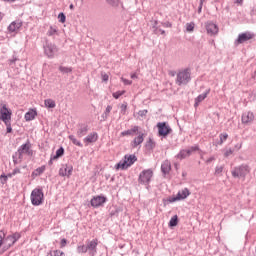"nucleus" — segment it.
Returning <instances> with one entry per match:
<instances>
[{"label": "nucleus", "mask_w": 256, "mask_h": 256, "mask_svg": "<svg viewBox=\"0 0 256 256\" xmlns=\"http://www.w3.org/2000/svg\"><path fill=\"white\" fill-rule=\"evenodd\" d=\"M137 131H139V126H134L130 130H125V131L121 132V136L126 137L127 135H133L134 133H137Z\"/></svg>", "instance_id": "nucleus-27"}, {"label": "nucleus", "mask_w": 256, "mask_h": 256, "mask_svg": "<svg viewBox=\"0 0 256 256\" xmlns=\"http://www.w3.org/2000/svg\"><path fill=\"white\" fill-rule=\"evenodd\" d=\"M6 125V133H12L13 128L11 127V122L4 123Z\"/></svg>", "instance_id": "nucleus-46"}, {"label": "nucleus", "mask_w": 256, "mask_h": 256, "mask_svg": "<svg viewBox=\"0 0 256 256\" xmlns=\"http://www.w3.org/2000/svg\"><path fill=\"white\" fill-rule=\"evenodd\" d=\"M243 125H251L255 121V114L251 111L244 112L241 117Z\"/></svg>", "instance_id": "nucleus-13"}, {"label": "nucleus", "mask_w": 256, "mask_h": 256, "mask_svg": "<svg viewBox=\"0 0 256 256\" xmlns=\"http://www.w3.org/2000/svg\"><path fill=\"white\" fill-rule=\"evenodd\" d=\"M65 155V149L63 147H60L57 151L56 154L52 156V159H59V157H63Z\"/></svg>", "instance_id": "nucleus-30"}, {"label": "nucleus", "mask_w": 256, "mask_h": 256, "mask_svg": "<svg viewBox=\"0 0 256 256\" xmlns=\"http://www.w3.org/2000/svg\"><path fill=\"white\" fill-rule=\"evenodd\" d=\"M205 29L207 31V34L210 35L211 37L219 33V26H217V24L213 23L212 21H207L205 23Z\"/></svg>", "instance_id": "nucleus-12"}, {"label": "nucleus", "mask_w": 256, "mask_h": 256, "mask_svg": "<svg viewBox=\"0 0 256 256\" xmlns=\"http://www.w3.org/2000/svg\"><path fill=\"white\" fill-rule=\"evenodd\" d=\"M21 27H23L21 21H14L8 26V31L10 33H15L18 29H21Z\"/></svg>", "instance_id": "nucleus-21"}, {"label": "nucleus", "mask_w": 256, "mask_h": 256, "mask_svg": "<svg viewBox=\"0 0 256 256\" xmlns=\"http://www.w3.org/2000/svg\"><path fill=\"white\" fill-rule=\"evenodd\" d=\"M234 152H235V150L229 148L228 150L225 151L224 157H229V156L233 155Z\"/></svg>", "instance_id": "nucleus-47"}, {"label": "nucleus", "mask_w": 256, "mask_h": 256, "mask_svg": "<svg viewBox=\"0 0 256 256\" xmlns=\"http://www.w3.org/2000/svg\"><path fill=\"white\" fill-rule=\"evenodd\" d=\"M178 223L179 217L177 215H174L169 221V227H177Z\"/></svg>", "instance_id": "nucleus-31"}, {"label": "nucleus", "mask_w": 256, "mask_h": 256, "mask_svg": "<svg viewBox=\"0 0 256 256\" xmlns=\"http://www.w3.org/2000/svg\"><path fill=\"white\" fill-rule=\"evenodd\" d=\"M113 109V107L111 105H108L106 107V110L103 114V119H107V117H109V114L111 113V110Z\"/></svg>", "instance_id": "nucleus-39"}, {"label": "nucleus", "mask_w": 256, "mask_h": 256, "mask_svg": "<svg viewBox=\"0 0 256 256\" xmlns=\"http://www.w3.org/2000/svg\"><path fill=\"white\" fill-rule=\"evenodd\" d=\"M223 169H225L224 166H216L215 175H221V173H223Z\"/></svg>", "instance_id": "nucleus-44"}, {"label": "nucleus", "mask_w": 256, "mask_h": 256, "mask_svg": "<svg viewBox=\"0 0 256 256\" xmlns=\"http://www.w3.org/2000/svg\"><path fill=\"white\" fill-rule=\"evenodd\" d=\"M148 111L147 110H140L138 112V115H140V117H145V115H147Z\"/></svg>", "instance_id": "nucleus-53"}, {"label": "nucleus", "mask_w": 256, "mask_h": 256, "mask_svg": "<svg viewBox=\"0 0 256 256\" xmlns=\"http://www.w3.org/2000/svg\"><path fill=\"white\" fill-rule=\"evenodd\" d=\"M158 23H159V22H158L157 20H153V21H152V27H153V29H154L155 35H159V33H161V35H165V30H163V29L157 27Z\"/></svg>", "instance_id": "nucleus-26"}, {"label": "nucleus", "mask_w": 256, "mask_h": 256, "mask_svg": "<svg viewBox=\"0 0 256 256\" xmlns=\"http://www.w3.org/2000/svg\"><path fill=\"white\" fill-rule=\"evenodd\" d=\"M4 239H5V232L0 231V247L3 246Z\"/></svg>", "instance_id": "nucleus-49"}, {"label": "nucleus", "mask_w": 256, "mask_h": 256, "mask_svg": "<svg viewBox=\"0 0 256 256\" xmlns=\"http://www.w3.org/2000/svg\"><path fill=\"white\" fill-rule=\"evenodd\" d=\"M235 3H236L237 5H243V0H235Z\"/></svg>", "instance_id": "nucleus-62"}, {"label": "nucleus", "mask_w": 256, "mask_h": 256, "mask_svg": "<svg viewBox=\"0 0 256 256\" xmlns=\"http://www.w3.org/2000/svg\"><path fill=\"white\" fill-rule=\"evenodd\" d=\"M143 141H145V134L142 133L134 138V140L131 142V146L133 149H135L136 147H139Z\"/></svg>", "instance_id": "nucleus-20"}, {"label": "nucleus", "mask_w": 256, "mask_h": 256, "mask_svg": "<svg viewBox=\"0 0 256 256\" xmlns=\"http://www.w3.org/2000/svg\"><path fill=\"white\" fill-rule=\"evenodd\" d=\"M99 139L97 132L90 133L86 138H84V143H95Z\"/></svg>", "instance_id": "nucleus-24"}, {"label": "nucleus", "mask_w": 256, "mask_h": 256, "mask_svg": "<svg viewBox=\"0 0 256 256\" xmlns=\"http://www.w3.org/2000/svg\"><path fill=\"white\" fill-rule=\"evenodd\" d=\"M31 203L35 207H39V205H43V201L45 199V194L43 193L42 188H35L32 190L30 195Z\"/></svg>", "instance_id": "nucleus-3"}, {"label": "nucleus", "mask_w": 256, "mask_h": 256, "mask_svg": "<svg viewBox=\"0 0 256 256\" xmlns=\"http://www.w3.org/2000/svg\"><path fill=\"white\" fill-rule=\"evenodd\" d=\"M191 195V191H189V188H184L181 191L177 193L176 196H172L168 199L169 203H175L176 201H183L184 199H187Z\"/></svg>", "instance_id": "nucleus-8"}, {"label": "nucleus", "mask_w": 256, "mask_h": 256, "mask_svg": "<svg viewBox=\"0 0 256 256\" xmlns=\"http://www.w3.org/2000/svg\"><path fill=\"white\" fill-rule=\"evenodd\" d=\"M122 95H125V90L117 91V92H114V93L112 94V96L114 97V99H119V97H121Z\"/></svg>", "instance_id": "nucleus-42"}, {"label": "nucleus", "mask_w": 256, "mask_h": 256, "mask_svg": "<svg viewBox=\"0 0 256 256\" xmlns=\"http://www.w3.org/2000/svg\"><path fill=\"white\" fill-rule=\"evenodd\" d=\"M18 159L21 161L23 155H28V157H33V149H31V142L27 141L25 144H22L16 153Z\"/></svg>", "instance_id": "nucleus-5"}, {"label": "nucleus", "mask_w": 256, "mask_h": 256, "mask_svg": "<svg viewBox=\"0 0 256 256\" xmlns=\"http://www.w3.org/2000/svg\"><path fill=\"white\" fill-rule=\"evenodd\" d=\"M58 19H59V22L60 23H65L67 17L65 16V14L63 12H61L59 15H58Z\"/></svg>", "instance_id": "nucleus-45"}, {"label": "nucleus", "mask_w": 256, "mask_h": 256, "mask_svg": "<svg viewBox=\"0 0 256 256\" xmlns=\"http://www.w3.org/2000/svg\"><path fill=\"white\" fill-rule=\"evenodd\" d=\"M121 81L124 83V85H133V81L127 80L126 78H121Z\"/></svg>", "instance_id": "nucleus-50"}, {"label": "nucleus", "mask_w": 256, "mask_h": 256, "mask_svg": "<svg viewBox=\"0 0 256 256\" xmlns=\"http://www.w3.org/2000/svg\"><path fill=\"white\" fill-rule=\"evenodd\" d=\"M54 161H57V159H53V156H51V157H50V160H49V162H48V165H50V166L53 165V162H54Z\"/></svg>", "instance_id": "nucleus-58"}, {"label": "nucleus", "mask_w": 256, "mask_h": 256, "mask_svg": "<svg viewBox=\"0 0 256 256\" xmlns=\"http://www.w3.org/2000/svg\"><path fill=\"white\" fill-rule=\"evenodd\" d=\"M195 151H199V146H192L188 149L180 150V152L176 155V158L180 159V161L187 159V157H191L192 153H195Z\"/></svg>", "instance_id": "nucleus-10"}, {"label": "nucleus", "mask_w": 256, "mask_h": 256, "mask_svg": "<svg viewBox=\"0 0 256 256\" xmlns=\"http://www.w3.org/2000/svg\"><path fill=\"white\" fill-rule=\"evenodd\" d=\"M137 161V156L135 154H126L124 158L116 164L115 169H121L124 171L125 169H129L131 165H133Z\"/></svg>", "instance_id": "nucleus-1"}, {"label": "nucleus", "mask_w": 256, "mask_h": 256, "mask_svg": "<svg viewBox=\"0 0 256 256\" xmlns=\"http://www.w3.org/2000/svg\"><path fill=\"white\" fill-rule=\"evenodd\" d=\"M104 203H107V197L105 196H94L90 201V205L95 208L103 206Z\"/></svg>", "instance_id": "nucleus-15"}, {"label": "nucleus", "mask_w": 256, "mask_h": 256, "mask_svg": "<svg viewBox=\"0 0 256 256\" xmlns=\"http://www.w3.org/2000/svg\"><path fill=\"white\" fill-rule=\"evenodd\" d=\"M191 81V70L184 69L177 73L176 85L181 87L182 85H187Z\"/></svg>", "instance_id": "nucleus-4"}, {"label": "nucleus", "mask_w": 256, "mask_h": 256, "mask_svg": "<svg viewBox=\"0 0 256 256\" xmlns=\"http://www.w3.org/2000/svg\"><path fill=\"white\" fill-rule=\"evenodd\" d=\"M231 173L232 177L245 179L251 173V167L247 164H241L240 166L234 167Z\"/></svg>", "instance_id": "nucleus-2"}, {"label": "nucleus", "mask_w": 256, "mask_h": 256, "mask_svg": "<svg viewBox=\"0 0 256 256\" xmlns=\"http://www.w3.org/2000/svg\"><path fill=\"white\" fill-rule=\"evenodd\" d=\"M117 213H119V210L112 211V212L110 213V215H111V217H113V215H117Z\"/></svg>", "instance_id": "nucleus-61"}, {"label": "nucleus", "mask_w": 256, "mask_h": 256, "mask_svg": "<svg viewBox=\"0 0 256 256\" xmlns=\"http://www.w3.org/2000/svg\"><path fill=\"white\" fill-rule=\"evenodd\" d=\"M146 149H148L149 151H151L152 149H155V142H153V139H149L146 142Z\"/></svg>", "instance_id": "nucleus-37"}, {"label": "nucleus", "mask_w": 256, "mask_h": 256, "mask_svg": "<svg viewBox=\"0 0 256 256\" xmlns=\"http://www.w3.org/2000/svg\"><path fill=\"white\" fill-rule=\"evenodd\" d=\"M65 245H67V239H62L61 240V247H65Z\"/></svg>", "instance_id": "nucleus-57"}, {"label": "nucleus", "mask_w": 256, "mask_h": 256, "mask_svg": "<svg viewBox=\"0 0 256 256\" xmlns=\"http://www.w3.org/2000/svg\"><path fill=\"white\" fill-rule=\"evenodd\" d=\"M42 173H45V166H41L39 168H37L32 175L35 177H38L39 175H42Z\"/></svg>", "instance_id": "nucleus-34"}, {"label": "nucleus", "mask_w": 256, "mask_h": 256, "mask_svg": "<svg viewBox=\"0 0 256 256\" xmlns=\"http://www.w3.org/2000/svg\"><path fill=\"white\" fill-rule=\"evenodd\" d=\"M251 39H255V33L249 31L240 33L235 40V45H243V43H247V41H251Z\"/></svg>", "instance_id": "nucleus-7"}, {"label": "nucleus", "mask_w": 256, "mask_h": 256, "mask_svg": "<svg viewBox=\"0 0 256 256\" xmlns=\"http://www.w3.org/2000/svg\"><path fill=\"white\" fill-rule=\"evenodd\" d=\"M68 139H70V141L73 143V145H77V147H83V144L81 143V141L77 140V138H75V136L70 135V136H68Z\"/></svg>", "instance_id": "nucleus-32"}, {"label": "nucleus", "mask_w": 256, "mask_h": 256, "mask_svg": "<svg viewBox=\"0 0 256 256\" xmlns=\"http://www.w3.org/2000/svg\"><path fill=\"white\" fill-rule=\"evenodd\" d=\"M57 51H58L57 46H55L54 44H47L44 47V53L50 59H53L55 57V53H57Z\"/></svg>", "instance_id": "nucleus-16"}, {"label": "nucleus", "mask_w": 256, "mask_h": 256, "mask_svg": "<svg viewBox=\"0 0 256 256\" xmlns=\"http://www.w3.org/2000/svg\"><path fill=\"white\" fill-rule=\"evenodd\" d=\"M152 178H153V170L151 169L143 170L139 175L138 183H140V185H149V183H151Z\"/></svg>", "instance_id": "nucleus-6"}, {"label": "nucleus", "mask_w": 256, "mask_h": 256, "mask_svg": "<svg viewBox=\"0 0 256 256\" xmlns=\"http://www.w3.org/2000/svg\"><path fill=\"white\" fill-rule=\"evenodd\" d=\"M169 75H170V77H175V75H177V72H175V71H170V72H169Z\"/></svg>", "instance_id": "nucleus-59"}, {"label": "nucleus", "mask_w": 256, "mask_h": 256, "mask_svg": "<svg viewBox=\"0 0 256 256\" xmlns=\"http://www.w3.org/2000/svg\"><path fill=\"white\" fill-rule=\"evenodd\" d=\"M47 256H65V252L61 251V250H53L50 251Z\"/></svg>", "instance_id": "nucleus-33"}, {"label": "nucleus", "mask_w": 256, "mask_h": 256, "mask_svg": "<svg viewBox=\"0 0 256 256\" xmlns=\"http://www.w3.org/2000/svg\"><path fill=\"white\" fill-rule=\"evenodd\" d=\"M186 31L188 33H193V31H195V23L194 22H190L186 24Z\"/></svg>", "instance_id": "nucleus-36"}, {"label": "nucleus", "mask_w": 256, "mask_h": 256, "mask_svg": "<svg viewBox=\"0 0 256 256\" xmlns=\"http://www.w3.org/2000/svg\"><path fill=\"white\" fill-rule=\"evenodd\" d=\"M107 3L109 5H112V7H119V3H121V0H107Z\"/></svg>", "instance_id": "nucleus-40"}, {"label": "nucleus", "mask_w": 256, "mask_h": 256, "mask_svg": "<svg viewBox=\"0 0 256 256\" xmlns=\"http://www.w3.org/2000/svg\"><path fill=\"white\" fill-rule=\"evenodd\" d=\"M162 25H163L164 27L169 28V29H171V27H173V24H172L171 22H169V21L163 22Z\"/></svg>", "instance_id": "nucleus-51"}, {"label": "nucleus", "mask_w": 256, "mask_h": 256, "mask_svg": "<svg viewBox=\"0 0 256 256\" xmlns=\"http://www.w3.org/2000/svg\"><path fill=\"white\" fill-rule=\"evenodd\" d=\"M10 237L12 238V240H14V243H17V241H19V239H21V234L14 233L13 235H10Z\"/></svg>", "instance_id": "nucleus-43"}, {"label": "nucleus", "mask_w": 256, "mask_h": 256, "mask_svg": "<svg viewBox=\"0 0 256 256\" xmlns=\"http://www.w3.org/2000/svg\"><path fill=\"white\" fill-rule=\"evenodd\" d=\"M213 161H215V156H212V157L208 158V159L206 160V163H207V164L213 163Z\"/></svg>", "instance_id": "nucleus-54"}, {"label": "nucleus", "mask_w": 256, "mask_h": 256, "mask_svg": "<svg viewBox=\"0 0 256 256\" xmlns=\"http://www.w3.org/2000/svg\"><path fill=\"white\" fill-rule=\"evenodd\" d=\"M120 109H121V113H123V115H125V112L127 111V104H122Z\"/></svg>", "instance_id": "nucleus-52"}, {"label": "nucleus", "mask_w": 256, "mask_h": 256, "mask_svg": "<svg viewBox=\"0 0 256 256\" xmlns=\"http://www.w3.org/2000/svg\"><path fill=\"white\" fill-rule=\"evenodd\" d=\"M72 174H73V166H71L69 164H65L59 170V176L60 177H71Z\"/></svg>", "instance_id": "nucleus-17"}, {"label": "nucleus", "mask_w": 256, "mask_h": 256, "mask_svg": "<svg viewBox=\"0 0 256 256\" xmlns=\"http://www.w3.org/2000/svg\"><path fill=\"white\" fill-rule=\"evenodd\" d=\"M201 11H203V5L199 4L198 13L201 14Z\"/></svg>", "instance_id": "nucleus-60"}, {"label": "nucleus", "mask_w": 256, "mask_h": 256, "mask_svg": "<svg viewBox=\"0 0 256 256\" xmlns=\"http://www.w3.org/2000/svg\"><path fill=\"white\" fill-rule=\"evenodd\" d=\"M89 131V126L87 124H80L77 130V137H85Z\"/></svg>", "instance_id": "nucleus-19"}, {"label": "nucleus", "mask_w": 256, "mask_h": 256, "mask_svg": "<svg viewBox=\"0 0 256 256\" xmlns=\"http://www.w3.org/2000/svg\"><path fill=\"white\" fill-rule=\"evenodd\" d=\"M157 127L160 137H167V135H169V133L172 131L171 127L167 125L166 122H159Z\"/></svg>", "instance_id": "nucleus-11"}, {"label": "nucleus", "mask_w": 256, "mask_h": 256, "mask_svg": "<svg viewBox=\"0 0 256 256\" xmlns=\"http://www.w3.org/2000/svg\"><path fill=\"white\" fill-rule=\"evenodd\" d=\"M18 173H21V170L19 168H16L13 170L12 175H17Z\"/></svg>", "instance_id": "nucleus-56"}, {"label": "nucleus", "mask_w": 256, "mask_h": 256, "mask_svg": "<svg viewBox=\"0 0 256 256\" xmlns=\"http://www.w3.org/2000/svg\"><path fill=\"white\" fill-rule=\"evenodd\" d=\"M48 37H53L54 35H59V29L57 26H50L49 30L47 31Z\"/></svg>", "instance_id": "nucleus-28"}, {"label": "nucleus", "mask_w": 256, "mask_h": 256, "mask_svg": "<svg viewBox=\"0 0 256 256\" xmlns=\"http://www.w3.org/2000/svg\"><path fill=\"white\" fill-rule=\"evenodd\" d=\"M11 115L12 112L7 108V104H2L0 108V121H3V123H11Z\"/></svg>", "instance_id": "nucleus-9"}, {"label": "nucleus", "mask_w": 256, "mask_h": 256, "mask_svg": "<svg viewBox=\"0 0 256 256\" xmlns=\"http://www.w3.org/2000/svg\"><path fill=\"white\" fill-rule=\"evenodd\" d=\"M209 93H211V89H207L205 91V93L200 94L197 96V98H195V103H194V107H199V103H202V101H205V99H207V95H209Z\"/></svg>", "instance_id": "nucleus-18"}, {"label": "nucleus", "mask_w": 256, "mask_h": 256, "mask_svg": "<svg viewBox=\"0 0 256 256\" xmlns=\"http://www.w3.org/2000/svg\"><path fill=\"white\" fill-rule=\"evenodd\" d=\"M97 245H99V241L97 239L86 242V247L89 251V255L95 256L97 254Z\"/></svg>", "instance_id": "nucleus-14"}, {"label": "nucleus", "mask_w": 256, "mask_h": 256, "mask_svg": "<svg viewBox=\"0 0 256 256\" xmlns=\"http://www.w3.org/2000/svg\"><path fill=\"white\" fill-rule=\"evenodd\" d=\"M13 245H15V242L10 235L7 236L6 238L4 237L3 249L7 251V249H10V247H13Z\"/></svg>", "instance_id": "nucleus-23"}, {"label": "nucleus", "mask_w": 256, "mask_h": 256, "mask_svg": "<svg viewBox=\"0 0 256 256\" xmlns=\"http://www.w3.org/2000/svg\"><path fill=\"white\" fill-rule=\"evenodd\" d=\"M161 171L163 175H169V173L171 172V162L169 160H165L161 164Z\"/></svg>", "instance_id": "nucleus-22"}, {"label": "nucleus", "mask_w": 256, "mask_h": 256, "mask_svg": "<svg viewBox=\"0 0 256 256\" xmlns=\"http://www.w3.org/2000/svg\"><path fill=\"white\" fill-rule=\"evenodd\" d=\"M12 158H13V162H14V164H15V165H17V163H18V162H17V157H16L15 155H13V157H12Z\"/></svg>", "instance_id": "nucleus-63"}, {"label": "nucleus", "mask_w": 256, "mask_h": 256, "mask_svg": "<svg viewBox=\"0 0 256 256\" xmlns=\"http://www.w3.org/2000/svg\"><path fill=\"white\" fill-rule=\"evenodd\" d=\"M10 61V65H13V63H15V61H17V58H14L12 60H9Z\"/></svg>", "instance_id": "nucleus-64"}, {"label": "nucleus", "mask_w": 256, "mask_h": 256, "mask_svg": "<svg viewBox=\"0 0 256 256\" xmlns=\"http://www.w3.org/2000/svg\"><path fill=\"white\" fill-rule=\"evenodd\" d=\"M7 175H5V174H2L1 176H0V180H1V183H2V185H5V183H7Z\"/></svg>", "instance_id": "nucleus-48"}, {"label": "nucleus", "mask_w": 256, "mask_h": 256, "mask_svg": "<svg viewBox=\"0 0 256 256\" xmlns=\"http://www.w3.org/2000/svg\"><path fill=\"white\" fill-rule=\"evenodd\" d=\"M44 105L45 107H48V109H55L56 107L55 101L53 99H46L44 101Z\"/></svg>", "instance_id": "nucleus-29"}, {"label": "nucleus", "mask_w": 256, "mask_h": 256, "mask_svg": "<svg viewBox=\"0 0 256 256\" xmlns=\"http://www.w3.org/2000/svg\"><path fill=\"white\" fill-rule=\"evenodd\" d=\"M102 80H103V81H109V75H107V74H102Z\"/></svg>", "instance_id": "nucleus-55"}, {"label": "nucleus", "mask_w": 256, "mask_h": 256, "mask_svg": "<svg viewBox=\"0 0 256 256\" xmlns=\"http://www.w3.org/2000/svg\"><path fill=\"white\" fill-rule=\"evenodd\" d=\"M88 248H87V244L86 245H80L77 247V252L78 253H87Z\"/></svg>", "instance_id": "nucleus-38"}, {"label": "nucleus", "mask_w": 256, "mask_h": 256, "mask_svg": "<svg viewBox=\"0 0 256 256\" xmlns=\"http://www.w3.org/2000/svg\"><path fill=\"white\" fill-rule=\"evenodd\" d=\"M59 71H61V73H71V71H73V69L69 68V67H65V66H60Z\"/></svg>", "instance_id": "nucleus-41"}, {"label": "nucleus", "mask_w": 256, "mask_h": 256, "mask_svg": "<svg viewBox=\"0 0 256 256\" xmlns=\"http://www.w3.org/2000/svg\"><path fill=\"white\" fill-rule=\"evenodd\" d=\"M37 117V110L35 109H30L25 115L24 119L25 121H33Z\"/></svg>", "instance_id": "nucleus-25"}, {"label": "nucleus", "mask_w": 256, "mask_h": 256, "mask_svg": "<svg viewBox=\"0 0 256 256\" xmlns=\"http://www.w3.org/2000/svg\"><path fill=\"white\" fill-rule=\"evenodd\" d=\"M228 138H229V134L221 133L220 134V141L218 142V145H223V143H225V141H227Z\"/></svg>", "instance_id": "nucleus-35"}]
</instances>
